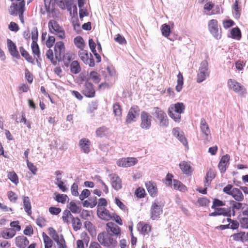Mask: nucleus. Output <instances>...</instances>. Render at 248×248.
<instances>
[{
	"label": "nucleus",
	"instance_id": "nucleus-1",
	"mask_svg": "<svg viewBox=\"0 0 248 248\" xmlns=\"http://www.w3.org/2000/svg\"><path fill=\"white\" fill-rule=\"evenodd\" d=\"M25 11V1L13 2L9 9V14L13 16H18L21 22L24 23V13Z\"/></svg>",
	"mask_w": 248,
	"mask_h": 248
},
{
	"label": "nucleus",
	"instance_id": "nucleus-2",
	"mask_svg": "<svg viewBox=\"0 0 248 248\" xmlns=\"http://www.w3.org/2000/svg\"><path fill=\"white\" fill-rule=\"evenodd\" d=\"M185 109V106L183 103L178 102L171 106L168 109L169 116L176 122H179L181 120V114Z\"/></svg>",
	"mask_w": 248,
	"mask_h": 248
},
{
	"label": "nucleus",
	"instance_id": "nucleus-3",
	"mask_svg": "<svg viewBox=\"0 0 248 248\" xmlns=\"http://www.w3.org/2000/svg\"><path fill=\"white\" fill-rule=\"evenodd\" d=\"M48 27L49 31L51 33L57 35L60 39L65 38L64 30L57 21L53 19L49 20L48 23Z\"/></svg>",
	"mask_w": 248,
	"mask_h": 248
},
{
	"label": "nucleus",
	"instance_id": "nucleus-4",
	"mask_svg": "<svg viewBox=\"0 0 248 248\" xmlns=\"http://www.w3.org/2000/svg\"><path fill=\"white\" fill-rule=\"evenodd\" d=\"M154 110V115L158 121L159 125L163 127L167 126L169 124V120L165 111L159 107H155Z\"/></svg>",
	"mask_w": 248,
	"mask_h": 248
},
{
	"label": "nucleus",
	"instance_id": "nucleus-5",
	"mask_svg": "<svg viewBox=\"0 0 248 248\" xmlns=\"http://www.w3.org/2000/svg\"><path fill=\"white\" fill-rule=\"evenodd\" d=\"M208 30L212 35L216 39H220L221 37V29L219 27L218 21L216 19H211L208 23Z\"/></svg>",
	"mask_w": 248,
	"mask_h": 248
},
{
	"label": "nucleus",
	"instance_id": "nucleus-6",
	"mask_svg": "<svg viewBox=\"0 0 248 248\" xmlns=\"http://www.w3.org/2000/svg\"><path fill=\"white\" fill-rule=\"evenodd\" d=\"M99 243L104 247L115 246L116 241L114 240L111 234L104 232L98 235Z\"/></svg>",
	"mask_w": 248,
	"mask_h": 248
},
{
	"label": "nucleus",
	"instance_id": "nucleus-7",
	"mask_svg": "<svg viewBox=\"0 0 248 248\" xmlns=\"http://www.w3.org/2000/svg\"><path fill=\"white\" fill-rule=\"evenodd\" d=\"M228 85L229 88L241 96H244L247 93L246 88L234 79H229Z\"/></svg>",
	"mask_w": 248,
	"mask_h": 248
},
{
	"label": "nucleus",
	"instance_id": "nucleus-8",
	"mask_svg": "<svg viewBox=\"0 0 248 248\" xmlns=\"http://www.w3.org/2000/svg\"><path fill=\"white\" fill-rule=\"evenodd\" d=\"M163 206L164 204L157 200L152 202L150 209L151 218L152 219L155 220L159 217L160 215L162 213Z\"/></svg>",
	"mask_w": 248,
	"mask_h": 248
},
{
	"label": "nucleus",
	"instance_id": "nucleus-9",
	"mask_svg": "<svg viewBox=\"0 0 248 248\" xmlns=\"http://www.w3.org/2000/svg\"><path fill=\"white\" fill-rule=\"evenodd\" d=\"M152 116L145 111H143L140 114V126L142 129L148 130L152 126Z\"/></svg>",
	"mask_w": 248,
	"mask_h": 248
},
{
	"label": "nucleus",
	"instance_id": "nucleus-10",
	"mask_svg": "<svg viewBox=\"0 0 248 248\" xmlns=\"http://www.w3.org/2000/svg\"><path fill=\"white\" fill-rule=\"evenodd\" d=\"M80 60L86 64H88L90 67H93L95 65L93 56L91 53L83 49L80 50L78 53Z\"/></svg>",
	"mask_w": 248,
	"mask_h": 248
},
{
	"label": "nucleus",
	"instance_id": "nucleus-11",
	"mask_svg": "<svg viewBox=\"0 0 248 248\" xmlns=\"http://www.w3.org/2000/svg\"><path fill=\"white\" fill-rule=\"evenodd\" d=\"M80 91L87 97L93 98L95 96V91L93 85L88 81L85 82L82 85Z\"/></svg>",
	"mask_w": 248,
	"mask_h": 248
},
{
	"label": "nucleus",
	"instance_id": "nucleus-12",
	"mask_svg": "<svg viewBox=\"0 0 248 248\" xmlns=\"http://www.w3.org/2000/svg\"><path fill=\"white\" fill-rule=\"evenodd\" d=\"M54 52L55 59L58 61H61L65 54V46L64 43L62 41L57 42L54 46Z\"/></svg>",
	"mask_w": 248,
	"mask_h": 248
},
{
	"label": "nucleus",
	"instance_id": "nucleus-13",
	"mask_svg": "<svg viewBox=\"0 0 248 248\" xmlns=\"http://www.w3.org/2000/svg\"><path fill=\"white\" fill-rule=\"evenodd\" d=\"M201 66L199 68V72L198 73L197 82L201 83L205 80L206 76H209L208 72V64L206 62H202Z\"/></svg>",
	"mask_w": 248,
	"mask_h": 248
},
{
	"label": "nucleus",
	"instance_id": "nucleus-14",
	"mask_svg": "<svg viewBox=\"0 0 248 248\" xmlns=\"http://www.w3.org/2000/svg\"><path fill=\"white\" fill-rule=\"evenodd\" d=\"M50 235L57 244L59 248H66V245L63 236L59 235L53 228L49 229Z\"/></svg>",
	"mask_w": 248,
	"mask_h": 248
},
{
	"label": "nucleus",
	"instance_id": "nucleus-15",
	"mask_svg": "<svg viewBox=\"0 0 248 248\" xmlns=\"http://www.w3.org/2000/svg\"><path fill=\"white\" fill-rule=\"evenodd\" d=\"M96 213L98 217L104 220L108 221L113 218V213H111L106 207L99 208L97 209Z\"/></svg>",
	"mask_w": 248,
	"mask_h": 248
},
{
	"label": "nucleus",
	"instance_id": "nucleus-16",
	"mask_svg": "<svg viewBox=\"0 0 248 248\" xmlns=\"http://www.w3.org/2000/svg\"><path fill=\"white\" fill-rule=\"evenodd\" d=\"M138 162V160L135 157L123 158L117 162V165L122 167H129L134 166Z\"/></svg>",
	"mask_w": 248,
	"mask_h": 248
},
{
	"label": "nucleus",
	"instance_id": "nucleus-17",
	"mask_svg": "<svg viewBox=\"0 0 248 248\" xmlns=\"http://www.w3.org/2000/svg\"><path fill=\"white\" fill-rule=\"evenodd\" d=\"M140 109L137 106H133L130 108L126 116V122L130 124L134 121L135 119L139 114Z\"/></svg>",
	"mask_w": 248,
	"mask_h": 248
},
{
	"label": "nucleus",
	"instance_id": "nucleus-18",
	"mask_svg": "<svg viewBox=\"0 0 248 248\" xmlns=\"http://www.w3.org/2000/svg\"><path fill=\"white\" fill-rule=\"evenodd\" d=\"M91 141L87 138H82L79 141V146L82 152L85 154L90 152Z\"/></svg>",
	"mask_w": 248,
	"mask_h": 248
},
{
	"label": "nucleus",
	"instance_id": "nucleus-19",
	"mask_svg": "<svg viewBox=\"0 0 248 248\" xmlns=\"http://www.w3.org/2000/svg\"><path fill=\"white\" fill-rule=\"evenodd\" d=\"M200 128L202 134L205 136L206 139L209 140L211 138L210 130L208 124L204 118L201 120Z\"/></svg>",
	"mask_w": 248,
	"mask_h": 248
},
{
	"label": "nucleus",
	"instance_id": "nucleus-20",
	"mask_svg": "<svg viewBox=\"0 0 248 248\" xmlns=\"http://www.w3.org/2000/svg\"><path fill=\"white\" fill-rule=\"evenodd\" d=\"M7 47L8 50L10 53V54L17 58L19 59L20 58V55L19 54V52L17 49L16 46V44L10 39H8L7 40Z\"/></svg>",
	"mask_w": 248,
	"mask_h": 248
},
{
	"label": "nucleus",
	"instance_id": "nucleus-21",
	"mask_svg": "<svg viewBox=\"0 0 248 248\" xmlns=\"http://www.w3.org/2000/svg\"><path fill=\"white\" fill-rule=\"evenodd\" d=\"M145 186L150 196L155 197L157 195L158 189L155 183L148 181L145 183Z\"/></svg>",
	"mask_w": 248,
	"mask_h": 248
},
{
	"label": "nucleus",
	"instance_id": "nucleus-22",
	"mask_svg": "<svg viewBox=\"0 0 248 248\" xmlns=\"http://www.w3.org/2000/svg\"><path fill=\"white\" fill-rule=\"evenodd\" d=\"M110 182L112 187L116 190H118L122 188V180L117 174H112L111 175Z\"/></svg>",
	"mask_w": 248,
	"mask_h": 248
},
{
	"label": "nucleus",
	"instance_id": "nucleus-23",
	"mask_svg": "<svg viewBox=\"0 0 248 248\" xmlns=\"http://www.w3.org/2000/svg\"><path fill=\"white\" fill-rule=\"evenodd\" d=\"M80 239L77 241V248H84V246H88L90 241V237L85 232H83L80 234Z\"/></svg>",
	"mask_w": 248,
	"mask_h": 248
},
{
	"label": "nucleus",
	"instance_id": "nucleus-24",
	"mask_svg": "<svg viewBox=\"0 0 248 248\" xmlns=\"http://www.w3.org/2000/svg\"><path fill=\"white\" fill-rule=\"evenodd\" d=\"M231 237L233 241L244 243L248 241V232H240L232 235Z\"/></svg>",
	"mask_w": 248,
	"mask_h": 248
},
{
	"label": "nucleus",
	"instance_id": "nucleus-25",
	"mask_svg": "<svg viewBox=\"0 0 248 248\" xmlns=\"http://www.w3.org/2000/svg\"><path fill=\"white\" fill-rule=\"evenodd\" d=\"M16 246L19 248H26L29 245V241L25 236H18L15 239Z\"/></svg>",
	"mask_w": 248,
	"mask_h": 248
},
{
	"label": "nucleus",
	"instance_id": "nucleus-26",
	"mask_svg": "<svg viewBox=\"0 0 248 248\" xmlns=\"http://www.w3.org/2000/svg\"><path fill=\"white\" fill-rule=\"evenodd\" d=\"M230 159L229 155L223 156L219 162L218 167L221 173H224L226 170V167Z\"/></svg>",
	"mask_w": 248,
	"mask_h": 248
},
{
	"label": "nucleus",
	"instance_id": "nucleus-27",
	"mask_svg": "<svg viewBox=\"0 0 248 248\" xmlns=\"http://www.w3.org/2000/svg\"><path fill=\"white\" fill-rule=\"evenodd\" d=\"M151 226L147 223L140 221L138 224V230L143 234H148L151 230Z\"/></svg>",
	"mask_w": 248,
	"mask_h": 248
},
{
	"label": "nucleus",
	"instance_id": "nucleus-28",
	"mask_svg": "<svg viewBox=\"0 0 248 248\" xmlns=\"http://www.w3.org/2000/svg\"><path fill=\"white\" fill-rule=\"evenodd\" d=\"M106 230L107 232H111L113 234L115 235H119L120 234V228L112 222H109L106 224Z\"/></svg>",
	"mask_w": 248,
	"mask_h": 248
},
{
	"label": "nucleus",
	"instance_id": "nucleus-29",
	"mask_svg": "<svg viewBox=\"0 0 248 248\" xmlns=\"http://www.w3.org/2000/svg\"><path fill=\"white\" fill-rule=\"evenodd\" d=\"M179 167L184 173L189 175L193 171V169L189 162L186 161H182L179 164Z\"/></svg>",
	"mask_w": 248,
	"mask_h": 248
},
{
	"label": "nucleus",
	"instance_id": "nucleus-30",
	"mask_svg": "<svg viewBox=\"0 0 248 248\" xmlns=\"http://www.w3.org/2000/svg\"><path fill=\"white\" fill-rule=\"evenodd\" d=\"M216 177V171L212 169H210L206 173L204 186H209L212 180Z\"/></svg>",
	"mask_w": 248,
	"mask_h": 248
},
{
	"label": "nucleus",
	"instance_id": "nucleus-31",
	"mask_svg": "<svg viewBox=\"0 0 248 248\" xmlns=\"http://www.w3.org/2000/svg\"><path fill=\"white\" fill-rule=\"evenodd\" d=\"M231 195L237 202H241L244 200V196L242 192L237 188L232 189Z\"/></svg>",
	"mask_w": 248,
	"mask_h": 248
},
{
	"label": "nucleus",
	"instance_id": "nucleus-32",
	"mask_svg": "<svg viewBox=\"0 0 248 248\" xmlns=\"http://www.w3.org/2000/svg\"><path fill=\"white\" fill-rule=\"evenodd\" d=\"M172 186L173 189L181 192H185L187 190L186 186L180 181L176 179H173Z\"/></svg>",
	"mask_w": 248,
	"mask_h": 248
},
{
	"label": "nucleus",
	"instance_id": "nucleus-33",
	"mask_svg": "<svg viewBox=\"0 0 248 248\" xmlns=\"http://www.w3.org/2000/svg\"><path fill=\"white\" fill-rule=\"evenodd\" d=\"M0 234L3 238L8 239L13 238L16 235V232L12 228H6L1 232Z\"/></svg>",
	"mask_w": 248,
	"mask_h": 248
},
{
	"label": "nucleus",
	"instance_id": "nucleus-34",
	"mask_svg": "<svg viewBox=\"0 0 248 248\" xmlns=\"http://www.w3.org/2000/svg\"><path fill=\"white\" fill-rule=\"evenodd\" d=\"M218 216H223L228 217H231L232 211L231 207H219L217 209Z\"/></svg>",
	"mask_w": 248,
	"mask_h": 248
},
{
	"label": "nucleus",
	"instance_id": "nucleus-35",
	"mask_svg": "<svg viewBox=\"0 0 248 248\" xmlns=\"http://www.w3.org/2000/svg\"><path fill=\"white\" fill-rule=\"evenodd\" d=\"M55 195L54 200L58 202L64 204L67 201H69V198L66 194L56 192Z\"/></svg>",
	"mask_w": 248,
	"mask_h": 248
},
{
	"label": "nucleus",
	"instance_id": "nucleus-36",
	"mask_svg": "<svg viewBox=\"0 0 248 248\" xmlns=\"http://www.w3.org/2000/svg\"><path fill=\"white\" fill-rule=\"evenodd\" d=\"M177 85L175 87V90L177 92H180L184 84V78L182 74L179 72L177 76Z\"/></svg>",
	"mask_w": 248,
	"mask_h": 248
},
{
	"label": "nucleus",
	"instance_id": "nucleus-37",
	"mask_svg": "<svg viewBox=\"0 0 248 248\" xmlns=\"http://www.w3.org/2000/svg\"><path fill=\"white\" fill-rule=\"evenodd\" d=\"M231 37L237 40H240L241 38L242 35L240 30L238 27L232 28L231 30Z\"/></svg>",
	"mask_w": 248,
	"mask_h": 248
},
{
	"label": "nucleus",
	"instance_id": "nucleus-38",
	"mask_svg": "<svg viewBox=\"0 0 248 248\" xmlns=\"http://www.w3.org/2000/svg\"><path fill=\"white\" fill-rule=\"evenodd\" d=\"M23 206L25 211L29 215L31 214V202L28 197H24L23 198Z\"/></svg>",
	"mask_w": 248,
	"mask_h": 248
},
{
	"label": "nucleus",
	"instance_id": "nucleus-39",
	"mask_svg": "<svg viewBox=\"0 0 248 248\" xmlns=\"http://www.w3.org/2000/svg\"><path fill=\"white\" fill-rule=\"evenodd\" d=\"M19 50L22 56L28 62L34 63L33 59L23 46L19 47Z\"/></svg>",
	"mask_w": 248,
	"mask_h": 248
},
{
	"label": "nucleus",
	"instance_id": "nucleus-40",
	"mask_svg": "<svg viewBox=\"0 0 248 248\" xmlns=\"http://www.w3.org/2000/svg\"><path fill=\"white\" fill-rule=\"evenodd\" d=\"M232 215H235V210H240L242 208V203L234 201H231Z\"/></svg>",
	"mask_w": 248,
	"mask_h": 248
},
{
	"label": "nucleus",
	"instance_id": "nucleus-41",
	"mask_svg": "<svg viewBox=\"0 0 248 248\" xmlns=\"http://www.w3.org/2000/svg\"><path fill=\"white\" fill-rule=\"evenodd\" d=\"M70 70L71 72L74 74H77L80 72L81 68L79 62L77 61H74L71 62Z\"/></svg>",
	"mask_w": 248,
	"mask_h": 248
},
{
	"label": "nucleus",
	"instance_id": "nucleus-42",
	"mask_svg": "<svg viewBox=\"0 0 248 248\" xmlns=\"http://www.w3.org/2000/svg\"><path fill=\"white\" fill-rule=\"evenodd\" d=\"M74 43L76 46L80 50L83 49L85 46V43L83 38L80 36H78L75 38Z\"/></svg>",
	"mask_w": 248,
	"mask_h": 248
},
{
	"label": "nucleus",
	"instance_id": "nucleus-43",
	"mask_svg": "<svg viewBox=\"0 0 248 248\" xmlns=\"http://www.w3.org/2000/svg\"><path fill=\"white\" fill-rule=\"evenodd\" d=\"M31 50L34 57H36V59H39L40 57V52L39 47V46L37 42L32 43L31 45Z\"/></svg>",
	"mask_w": 248,
	"mask_h": 248
},
{
	"label": "nucleus",
	"instance_id": "nucleus-44",
	"mask_svg": "<svg viewBox=\"0 0 248 248\" xmlns=\"http://www.w3.org/2000/svg\"><path fill=\"white\" fill-rule=\"evenodd\" d=\"M43 238L45 244V248H51L53 241L51 238L45 232L42 233Z\"/></svg>",
	"mask_w": 248,
	"mask_h": 248
},
{
	"label": "nucleus",
	"instance_id": "nucleus-45",
	"mask_svg": "<svg viewBox=\"0 0 248 248\" xmlns=\"http://www.w3.org/2000/svg\"><path fill=\"white\" fill-rule=\"evenodd\" d=\"M72 224L73 229L75 231L79 230L82 226L80 220L78 217H73L72 219Z\"/></svg>",
	"mask_w": 248,
	"mask_h": 248
},
{
	"label": "nucleus",
	"instance_id": "nucleus-46",
	"mask_svg": "<svg viewBox=\"0 0 248 248\" xmlns=\"http://www.w3.org/2000/svg\"><path fill=\"white\" fill-rule=\"evenodd\" d=\"M73 217H74L70 211L65 210L63 211L62 213V218L64 223H68L69 222L70 219L72 220Z\"/></svg>",
	"mask_w": 248,
	"mask_h": 248
},
{
	"label": "nucleus",
	"instance_id": "nucleus-47",
	"mask_svg": "<svg viewBox=\"0 0 248 248\" xmlns=\"http://www.w3.org/2000/svg\"><path fill=\"white\" fill-rule=\"evenodd\" d=\"M108 132V128L105 126H102L96 130V135L98 137L102 138L106 136Z\"/></svg>",
	"mask_w": 248,
	"mask_h": 248
},
{
	"label": "nucleus",
	"instance_id": "nucleus-48",
	"mask_svg": "<svg viewBox=\"0 0 248 248\" xmlns=\"http://www.w3.org/2000/svg\"><path fill=\"white\" fill-rule=\"evenodd\" d=\"M7 177L8 179L15 185H17L19 183L18 177L16 173L14 171L9 172Z\"/></svg>",
	"mask_w": 248,
	"mask_h": 248
},
{
	"label": "nucleus",
	"instance_id": "nucleus-49",
	"mask_svg": "<svg viewBox=\"0 0 248 248\" xmlns=\"http://www.w3.org/2000/svg\"><path fill=\"white\" fill-rule=\"evenodd\" d=\"M85 228L88 230V231L92 235L95 233V227L93 225V224L89 221H85L84 223Z\"/></svg>",
	"mask_w": 248,
	"mask_h": 248
},
{
	"label": "nucleus",
	"instance_id": "nucleus-50",
	"mask_svg": "<svg viewBox=\"0 0 248 248\" xmlns=\"http://www.w3.org/2000/svg\"><path fill=\"white\" fill-rule=\"evenodd\" d=\"M46 58L49 60L51 62L54 64L56 65L57 64V61H58L55 59V57H54V54L53 52L52 49H49L47 50L46 52Z\"/></svg>",
	"mask_w": 248,
	"mask_h": 248
},
{
	"label": "nucleus",
	"instance_id": "nucleus-51",
	"mask_svg": "<svg viewBox=\"0 0 248 248\" xmlns=\"http://www.w3.org/2000/svg\"><path fill=\"white\" fill-rule=\"evenodd\" d=\"M113 113L115 116L120 117L122 115V108L119 103H116L113 106Z\"/></svg>",
	"mask_w": 248,
	"mask_h": 248
},
{
	"label": "nucleus",
	"instance_id": "nucleus-52",
	"mask_svg": "<svg viewBox=\"0 0 248 248\" xmlns=\"http://www.w3.org/2000/svg\"><path fill=\"white\" fill-rule=\"evenodd\" d=\"M225 205V202L221 201L218 199H214L213 201L212 208L217 209L220 207L223 206Z\"/></svg>",
	"mask_w": 248,
	"mask_h": 248
},
{
	"label": "nucleus",
	"instance_id": "nucleus-53",
	"mask_svg": "<svg viewBox=\"0 0 248 248\" xmlns=\"http://www.w3.org/2000/svg\"><path fill=\"white\" fill-rule=\"evenodd\" d=\"M161 33L163 36L168 37L170 34V30L169 25L164 24L161 27Z\"/></svg>",
	"mask_w": 248,
	"mask_h": 248
},
{
	"label": "nucleus",
	"instance_id": "nucleus-54",
	"mask_svg": "<svg viewBox=\"0 0 248 248\" xmlns=\"http://www.w3.org/2000/svg\"><path fill=\"white\" fill-rule=\"evenodd\" d=\"M50 4L54 6L57 5L62 9H65V6L63 0H50Z\"/></svg>",
	"mask_w": 248,
	"mask_h": 248
},
{
	"label": "nucleus",
	"instance_id": "nucleus-55",
	"mask_svg": "<svg viewBox=\"0 0 248 248\" xmlns=\"http://www.w3.org/2000/svg\"><path fill=\"white\" fill-rule=\"evenodd\" d=\"M69 209L73 213H78L80 211V207L73 202H70L69 205Z\"/></svg>",
	"mask_w": 248,
	"mask_h": 248
},
{
	"label": "nucleus",
	"instance_id": "nucleus-56",
	"mask_svg": "<svg viewBox=\"0 0 248 248\" xmlns=\"http://www.w3.org/2000/svg\"><path fill=\"white\" fill-rule=\"evenodd\" d=\"M175 130L174 134H176L177 133V138H178L179 140L186 146H187L188 145V143L187 141V140L186 138V137L182 134H180L178 130H176L175 129H174Z\"/></svg>",
	"mask_w": 248,
	"mask_h": 248
},
{
	"label": "nucleus",
	"instance_id": "nucleus-57",
	"mask_svg": "<svg viewBox=\"0 0 248 248\" xmlns=\"http://www.w3.org/2000/svg\"><path fill=\"white\" fill-rule=\"evenodd\" d=\"M227 221L229 222V224H230L229 228L233 230L237 229L238 228L239 223L237 221L232 220L230 218V217L227 218Z\"/></svg>",
	"mask_w": 248,
	"mask_h": 248
},
{
	"label": "nucleus",
	"instance_id": "nucleus-58",
	"mask_svg": "<svg viewBox=\"0 0 248 248\" xmlns=\"http://www.w3.org/2000/svg\"><path fill=\"white\" fill-rule=\"evenodd\" d=\"M115 204L122 210L124 211H128V208L124 204V203L118 198H115Z\"/></svg>",
	"mask_w": 248,
	"mask_h": 248
},
{
	"label": "nucleus",
	"instance_id": "nucleus-59",
	"mask_svg": "<svg viewBox=\"0 0 248 248\" xmlns=\"http://www.w3.org/2000/svg\"><path fill=\"white\" fill-rule=\"evenodd\" d=\"M27 165L28 169L31 172L33 175H35L37 171V168L34 165L33 163H31L29 161V159L27 160Z\"/></svg>",
	"mask_w": 248,
	"mask_h": 248
},
{
	"label": "nucleus",
	"instance_id": "nucleus-60",
	"mask_svg": "<svg viewBox=\"0 0 248 248\" xmlns=\"http://www.w3.org/2000/svg\"><path fill=\"white\" fill-rule=\"evenodd\" d=\"M197 202L201 206H206L209 204L210 200L205 197H202L198 199Z\"/></svg>",
	"mask_w": 248,
	"mask_h": 248
},
{
	"label": "nucleus",
	"instance_id": "nucleus-61",
	"mask_svg": "<svg viewBox=\"0 0 248 248\" xmlns=\"http://www.w3.org/2000/svg\"><path fill=\"white\" fill-rule=\"evenodd\" d=\"M135 194L139 198H143L145 197L146 195L145 189L140 187L136 190Z\"/></svg>",
	"mask_w": 248,
	"mask_h": 248
},
{
	"label": "nucleus",
	"instance_id": "nucleus-62",
	"mask_svg": "<svg viewBox=\"0 0 248 248\" xmlns=\"http://www.w3.org/2000/svg\"><path fill=\"white\" fill-rule=\"evenodd\" d=\"M90 78L95 83H98L100 81L99 74L95 71H92L90 74Z\"/></svg>",
	"mask_w": 248,
	"mask_h": 248
},
{
	"label": "nucleus",
	"instance_id": "nucleus-63",
	"mask_svg": "<svg viewBox=\"0 0 248 248\" xmlns=\"http://www.w3.org/2000/svg\"><path fill=\"white\" fill-rule=\"evenodd\" d=\"M7 196L9 200L12 202H16L18 198L16 193L12 191L8 192Z\"/></svg>",
	"mask_w": 248,
	"mask_h": 248
},
{
	"label": "nucleus",
	"instance_id": "nucleus-64",
	"mask_svg": "<svg viewBox=\"0 0 248 248\" xmlns=\"http://www.w3.org/2000/svg\"><path fill=\"white\" fill-rule=\"evenodd\" d=\"M36 223L40 227L42 228L46 225V220L43 217H39L37 218Z\"/></svg>",
	"mask_w": 248,
	"mask_h": 248
}]
</instances>
